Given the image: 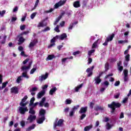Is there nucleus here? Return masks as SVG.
Masks as SVG:
<instances>
[{
	"label": "nucleus",
	"mask_w": 131,
	"mask_h": 131,
	"mask_svg": "<svg viewBox=\"0 0 131 131\" xmlns=\"http://www.w3.org/2000/svg\"><path fill=\"white\" fill-rule=\"evenodd\" d=\"M128 100V98L126 97L125 98L123 101H122V103H123V104H125V103H126V102H127V100Z\"/></svg>",
	"instance_id": "e2e57ef3"
},
{
	"label": "nucleus",
	"mask_w": 131,
	"mask_h": 131,
	"mask_svg": "<svg viewBox=\"0 0 131 131\" xmlns=\"http://www.w3.org/2000/svg\"><path fill=\"white\" fill-rule=\"evenodd\" d=\"M35 126H36L35 124H33L31 126L28 127L26 130L30 131V130H32V129H34V128H35Z\"/></svg>",
	"instance_id": "4be33fe9"
},
{
	"label": "nucleus",
	"mask_w": 131,
	"mask_h": 131,
	"mask_svg": "<svg viewBox=\"0 0 131 131\" xmlns=\"http://www.w3.org/2000/svg\"><path fill=\"white\" fill-rule=\"evenodd\" d=\"M65 14H66V12L64 11H62L57 18L61 20V19H62V18L63 17V15H65Z\"/></svg>",
	"instance_id": "2f4dec72"
},
{
	"label": "nucleus",
	"mask_w": 131,
	"mask_h": 131,
	"mask_svg": "<svg viewBox=\"0 0 131 131\" xmlns=\"http://www.w3.org/2000/svg\"><path fill=\"white\" fill-rule=\"evenodd\" d=\"M29 113L31 114V115H34L35 114V111L33 110V107L30 108Z\"/></svg>",
	"instance_id": "b1692460"
},
{
	"label": "nucleus",
	"mask_w": 131,
	"mask_h": 131,
	"mask_svg": "<svg viewBox=\"0 0 131 131\" xmlns=\"http://www.w3.org/2000/svg\"><path fill=\"white\" fill-rule=\"evenodd\" d=\"M107 106L111 109V113L114 114L116 108H120V107H121V103L113 101L111 104H108Z\"/></svg>",
	"instance_id": "f03ea898"
},
{
	"label": "nucleus",
	"mask_w": 131,
	"mask_h": 131,
	"mask_svg": "<svg viewBox=\"0 0 131 131\" xmlns=\"http://www.w3.org/2000/svg\"><path fill=\"white\" fill-rule=\"evenodd\" d=\"M88 112V106L81 107L79 111L80 114H85Z\"/></svg>",
	"instance_id": "1a4fd4ad"
},
{
	"label": "nucleus",
	"mask_w": 131,
	"mask_h": 131,
	"mask_svg": "<svg viewBox=\"0 0 131 131\" xmlns=\"http://www.w3.org/2000/svg\"><path fill=\"white\" fill-rule=\"evenodd\" d=\"M67 15L68 17H70V16H71L72 15V11H68L67 12Z\"/></svg>",
	"instance_id": "0e129e2a"
},
{
	"label": "nucleus",
	"mask_w": 131,
	"mask_h": 131,
	"mask_svg": "<svg viewBox=\"0 0 131 131\" xmlns=\"http://www.w3.org/2000/svg\"><path fill=\"white\" fill-rule=\"evenodd\" d=\"M119 96H120V93L118 92L116 93V95L114 96V98H115V99H118V98H119Z\"/></svg>",
	"instance_id": "49530a36"
},
{
	"label": "nucleus",
	"mask_w": 131,
	"mask_h": 131,
	"mask_svg": "<svg viewBox=\"0 0 131 131\" xmlns=\"http://www.w3.org/2000/svg\"><path fill=\"white\" fill-rule=\"evenodd\" d=\"M85 117H86V115L85 114H82L80 117V120H83Z\"/></svg>",
	"instance_id": "4c0bfd02"
},
{
	"label": "nucleus",
	"mask_w": 131,
	"mask_h": 131,
	"mask_svg": "<svg viewBox=\"0 0 131 131\" xmlns=\"http://www.w3.org/2000/svg\"><path fill=\"white\" fill-rule=\"evenodd\" d=\"M49 76V74L46 73L45 75H42L41 76L39 77V81H42L43 80H46Z\"/></svg>",
	"instance_id": "6e6552de"
},
{
	"label": "nucleus",
	"mask_w": 131,
	"mask_h": 131,
	"mask_svg": "<svg viewBox=\"0 0 131 131\" xmlns=\"http://www.w3.org/2000/svg\"><path fill=\"white\" fill-rule=\"evenodd\" d=\"M94 110L95 111H99V110H101V111H103V110H104V107L102 106H100L99 105H96V107L94 108Z\"/></svg>",
	"instance_id": "5701e85b"
},
{
	"label": "nucleus",
	"mask_w": 131,
	"mask_h": 131,
	"mask_svg": "<svg viewBox=\"0 0 131 131\" xmlns=\"http://www.w3.org/2000/svg\"><path fill=\"white\" fill-rule=\"evenodd\" d=\"M110 76H113V73H111V74H109L108 75H106L105 76V79H107V78H108V77H110Z\"/></svg>",
	"instance_id": "052dcab7"
},
{
	"label": "nucleus",
	"mask_w": 131,
	"mask_h": 131,
	"mask_svg": "<svg viewBox=\"0 0 131 131\" xmlns=\"http://www.w3.org/2000/svg\"><path fill=\"white\" fill-rule=\"evenodd\" d=\"M83 85V83H81L80 85H79L78 86H77V87L75 88V92H78L79 91L80 89H81V88H82V86Z\"/></svg>",
	"instance_id": "393cba45"
},
{
	"label": "nucleus",
	"mask_w": 131,
	"mask_h": 131,
	"mask_svg": "<svg viewBox=\"0 0 131 131\" xmlns=\"http://www.w3.org/2000/svg\"><path fill=\"white\" fill-rule=\"evenodd\" d=\"M3 40L1 42V45H5L6 43V40L7 39V35H4L3 37Z\"/></svg>",
	"instance_id": "c756f323"
},
{
	"label": "nucleus",
	"mask_w": 131,
	"mask_h": 131,
	"mask_svg": "<svg viewBox=\"0 0 131 131\" xmlns=\"http://www.w3.org/2000/svg\"><path fill=\"white\" fill-rule=\"evenodd\" d=\"M91 128H93V125H90L85 126V128H84V130L89 131L90 130V129H91Z\"/></svg>",
	"instance_id": "bb28decb"
},
{
	"label": "nucleus",
	"mask_w": 131,
	"mask_h": 131,
	"mask_svg": "<svg viewBox=\"0 0 131 131\" xmlns=\"http://www.w3.org/2000/svg\"><path fill=\"white\" fill-rule=\"evenodd\" d=\"M105 72H107L109 70V62H106L104 65Z\"/></svg>",
	"instance_id": "cd10ccee"
},
{
	"label": "nucleus",
	"mask_w": 131,
	"mask_h": 131,
	"mask_svg": "<svg viewBox=\"0 0 131 131\" xmlns=\"http://www.w3.org/2000/svg\"><path fill=\"white\" fill-rule=\"evenodd\" d=\"M28 61H29V58H28L26 60H25L23 62V63L24 64V65H25L28 62Z\"/></svg>",
	"instance_id": "338daca9"
},
{
	"label": "nucleus",
	"mask_w": 131,
	"mask_h": 131,
	"mask_svg": "<svg viewBox=\"0 0 131 131\" xmlns=\"http://www.w3.org/2000/svg\"><path fill=\"white\" fill-rule=\"evenodd\" d=\"M55 31L56 32H60V30L59 29V25H57L54 29Z\"/></svg>",
	"instance_id": "6e6d98bb"
},
{
	"label": "nucleus",
	"mask_w": 131,
	"mask_h": 131,
	"mask_svg": "<svg viewBox=\"0 0 131 131\" xmlns=\"http://www.w3.org/2000/svg\"><path fill=\"white\" fill-rule=\"evenodd\" d=\"M82 8H85V7H86V5L88 4V0H84L83 1V3H82Z\"/></svg>",
	"instance_id": "ea45409f"
},
{
	"label": "nucleus",
	"mask_w": 131,
	"mask_h": 131,
	"mask_svg": "<svg viewBox=\"0 0 131 131\" xmlns=\"http://www.w3.org/2000/svg\"><path fill=\"white\" fill-rule=\"evenodd\" d=\"M88 64L89 65V64H91V63H92V62H93V59H92V58H91V57H89L88 58Z\"/></svg>",
	"instance_id": "13d9d810"
},
{
	"label": "nucleus",
	"mask_w": 131,
	"mask_h": 131,
	"mask_svg": "<svg viewBox=\"0 0 131 131\" xmlns=\"http://www.w3.org/2000/svg\"><path fill=\"white\" fill-rule=\"evenodd\" d=\"M64 122V120L63 119H59L58 121L57 122V121L54 123V128H56L57 126H61L62 124H63V123Z\"/></svg>",
	"instance_id": "0eeeda50"
},
{
	"label": "nucleus",
	"mask_w": 131,
	"mask_h": 131,
	"mask_svg": "<svg viewBox=\"0 0 131 131\" xmlns=\"http://www.w3.org/2000/svg\"><path fill=\"white\" fill-rule=\"evenodd\" d=\"M20 124H21V126L23 127H24V126H25V121H21L20 122Z\"/></svg>",
	"instance_id": "774afa93"
},
{
	"label": "nucleus",
	"mask_w": 131,
	"mask_h": 131,
	"mask_svg": "<svg viewBox=\"0 0 131 131\" xmlns=\"http://www.w3.org/2000/svg\"><path fill=\"white\" fill-rule=\"evenodd\" d=\"M94 106H95V103L94 102H90L89 104V107L91 109L94 108Z\"/></svg>",
	"instance_id": "c03bdc74"
},
{
	"label": "nucleus",
	"mask_w": 131,
	"mask_h": 131,
	"mask_svg": "<svg viewBox=\"0 0 131 131\" xmlns=\"http://www.w3.org/2000/svg\"><path fill=\"white\" fill-rule=\"evenodd\" d=\"M117 67H118V70L120 71V72H122V70H123V67L122 66V62L121 61H119L117 63Z\"/></svg>",
	"instance_id": "9d476101"
},
{
	"label": "nucleus",
	"mask_w": 131,
	"mask_h": 131,
	"mask_svg": "<svg viewBox=\"0 0 131 131\" xmlns=\"http://www.w3.org/2000/svg\"><path fill=\"white\" fill-rule=\"evenodd\" d=\"M78 108H79V105H77L76 106H73L72 110L75 112V111H76V110H78Z\"/></svg>",
	"instance_id": "58836bf2"
},
{
	"label": "nucleus",
	"mask_w": 131,
	"mask_h": 131,
	"mask_svg": "<svg viewBox=\"0 0 131 131\" xmlns=\"http://www.w3.org/2000/svg\"><path fill=\"white\" fill-rule=\"evenodd\" d=\"M60 21V19L58 18V17L56 19V20L54 23V25H57L58 24V23Z\"/></svg>",
	"instance_id": "680f3d73"
},
{
	"label": "nucleus",
	"mask_w": 131,
	"mask_h": 131,
	"mask_svg": "<svg viewBox=\"0 0 131 131\" xmlns=\"http://www.w3.org/2000/svg\"><path fill=\"white\" fill-rule=\"evenodd\" d=\"M17 38L18 39V46H21L23 42H24L26 40L25 38L23 37V36L21 35L20 34H19L17 36Z\"/></svg>",
	"instance_id": "20e7f679"
},
{
	"label": "nucleus",
	"mask_w": 131,
	"mask_h": 131,
	"mask_svg": "<svg viewBox=\"0 0 131 131\" xmlns=\"http://www.w3.org/2000/svg\"><path fill=\"white\" fill-rule=\"evenodd\" d=\"M45 94H46V92L45 91H42L40 92H39L37 94V98L38 99L41 98L43 96H45Z\"/></svg>",
	"instance_id": "4468645a"
},
{
	"label": "nucleus",
	"mask_w": 131,
	"mask_h": 131,
	"mask_svg": "<svg viewBox=\"0 0 131 131\" xmlns=\"http://www.w3.org/2000/svg\"><path fill=\"white\" fill-rule=\"evenodd\" d=\"M74 25V24L72 23L71 25H69L68 29L69 30H71L73 28V26Z\"/></svg>",
	"instance_id": "5fc2aeb1"
},
{
	"label": "nucleus",
	"mask_w": 131,
	"mask_h": 131,
	"mask_svg": "<svg viewBox=\"0 0 131 131\" xmlns=\"http://www.w3.org/2000/svg\"><path fill=\"white\" fill-rule=\"evenodd\" d=\"M28 33H29V31H24V32H22L21 33H20L19 34H20V35L23 36V35H24V34L25 35H26L27 34H28Z\"/></svg>",
	"instance_id": "8fccbe9b"
},
{
	"label": "nucleus",
	"mask_w": 131,
	"mask_h": 131,
	"mask_svg": "<svg viewBox=\"0 0 131 131\" xmlns=\"http://www.w3.org/2000/svg\"><path fill=\"white\" fill-rule=\"evenodd\" d=\"M38 3H39V0H36L34 8L32 9V11H33V10H35V9H36V7L38 6Z\"/></svg>",
	"instance_id": "f704fd0d"
},
{
	"label": "nucleus",
	"mask_w": 131,
	"mask_h": 131,
	"mask_svg": "<svg viewBox=\"0 0 131 131\" xmlns=\"http://www.w3.org/2000/svg\"><path fill=\"white\" fill-rule=\"evenodd\" d=\"M67 38V34H66V33H63L62 34L60 35V36H59V39H60V40H64V39Z\"/></svg>",
	"instance_id": "6ab92c4d"
},
{
	"label": "nucleus",
	"mask_w": 131,
	"mask_h": 131,
	"mask_svg": "<svg viewBox=\"0 0 131 131\" xmlns=\"http://www.w3.org/2000/svg\"><path fill=\"white\" fill-rule=\"evenodd\" d=\"M106 126H107V129H110L112 127L110 123H109L108 122L107 123Z\"/></svg>",
	"instance_id": "69168bd1"
},
{
	"label": "nucleus",
	"mask_w": 131,
	"mask_h": 131,
	"mask_svg": "<svg viewBox=\"0 0 131 131\" xmlns=\"http://www.w3.org/2000/svg\"><path fill=\"white\" fill-rule=\"evenodd\" d=\"M46 110L41 108L39 112V114L40 116H42V117L43 116H45L46 115Z\"/></svg>",
	"instance_id": "dca6fc26"
},
{
	"label": "nucleus",
	"mask_w": 131,
	"mask_h": 131,
	"mask_svg": "<svg viewBox=\"0 0 131 131\" xmlns=\"http://www.w3.org/2000/svg\"><path fill=\"white\" fill-rule=\"evenodd\" d=\"M72 102V101H71V100H69L68 99L66 100V103L67 105H69L71 104Z\"/></svg>",
	"instance_id": "864d4df0"
},
{
	"label": "nucleus",
	"mask_w": 131,
	"mask_h": 131,
	"mask_svg": "<svg viewBox=\"0 0 131 131\" xmlns=\"http://www.w3.org/2000/svg\"><path fill=\"white\" fill-rule=\"evenodd\" d=\"M36 14H37V12H34L31 15V18L34 19V17L35 16H36Z\"/></svg>",
	"instance_id": "09e8293b"
},
{
	"label": "nucleus",
	"mask_w": 131,
	"mask_h": 131,
	"mask_svg": "<svg viewBox=\"0 0 131 131\" xmlns=\"http://www.w3.org/2000/svg\"><path fill=\"white\" fill-rule=\"evenodd\" d=\"M120 84V81H116L114 84L115 86H118Z\"/></svg>",
	"instance_id": "4d7b16f0"
},
{
	"label": "nucleus",
	"mask_w": 131,
	"mask_h": 131,
	"mask_svg": "<svg viewBox=\"0 0 131 131\" xmlns=\"http://www.w3.org/2000/svg\"><path fill=\"white\" fill-rule=\"evenodd\" d=\"M25 28H26V25H23L20 26V29L21 31L25 30Z\"/></svg>",
	"instance_id": "de8ad7c7"
},
{
	"label": "nucleus",
	"mask_w": 131,
	"mask_h": 131,
	"mask_svg": "<svg viewBox=\"0 0 131 131\" xmlns=\"http://www.w3.org/2000/svg\"><path fill=\"white\" fill-rule=\"evenodd\" d=\"M55 58H56V56L54 55H49L46 58V61H49V60H53V59H55Z\"/></svg>",
	"instance_id": "aec40b11"
},
{
	"label": "nucleus",
	"mask_w": 131,
	"mask_h": 131,
	"mask_svg": "<svg viewBox=\"0 0 131 131\" xmlns=\"http://www.w3.org/2000/svg\"><path fill=\"white\" fill-rule=\"evenodd\" d=\"M19 112L21 114V115H23L25 114V113L28 112V108L27 107H23L22 106H19L18 109Z\"/></svg>",
	"instance_id": "39448f33"
},
{
	"label": "nucleus",
	"mask_w": 131,
	"mask_h": 131,
	"mask_svg": "<svg viewBox=\"0 0 131 131\" xmlns=\"http://www.w3.org/2000/svg\"><path fill=\"white\" fill-rule=\"evenodd\" d=\"M8 81L3 83L1 90H3L4 89H5V88L7 86V84H8Z\"/></svg>",
	"instance_id": "72a5a7b5"
},
{
	"label": "nucleus",
	"mask_w": 131,
	"mask_h": 131,
	"mask_svg": "<svg viewBox=\"0 0 131 131\" xmlns=\"http://www.w3.org/2000/svg\"><path fill=\"white\" fill-rule=\"evenodd\" d=\"M123 72L124 76H128V71L127 70H124Z\"/></svg>",
	"instance_id": "3c124183"
},
{
	"label": "nucleus",
	"mask_w": 131,
	"mask_h": 131,
	"mask_svg": "<svg viewBox=\"0 0 131 131\" xmlns=\"http://www.w3.org/2000/svg\"><path fill=\"white\" fill-rule=\"evenodd\" d=\"M115 36V34L112 33V35H110L109 37H106L105 42H104L102 44L103 46H104L105 47H106V46H108V42H109V41H112Z\"/></svg>",
	"instance_id": "7ed1b4c3"
},
{
	"label": "nucleus",
	"mask_w": 131,
	"mask_h": 131,
	"mask_svg": "<svg viewBox=\"0 0 131 131\" xmlns=\"http://www.w3.org/2000/svg\"><path fill=\"white\" fill-rule=\"evenodd\" d=\"M37 91V88L34 87L32 89L31 91H30V92H36Z\"/></svg>",
	"instance_id": "bf43d9fd"
},
{
	"label": "nucleus",
	"mask_w": 131,
	"mask_h": 131,
	"mask_svg": "<svg viewBox=\"0 0 131 131\" xmlns=\"http://www.w3.org/2000/svg\"><path fill=\"white\" fill-rule=\"evenodd\" d=\"M96 52V50L94 49H92L88 52V56L89 57H91L92 56V54L95 53Z\"/></svg>",
	"instance_id": "473e14b6"
},
{
	"label": "nucleus",
	"mask_w": 131,
	"mask_h": 131,
	"mask_svg": "<svg viewBox=\"0 0 131 131\" xmlns=\"http://www.w3.org/2000/svg\"><path fill=\"white\" fill-rule=\"evenodd\" d=\"M35 119H36V116L33 115H29L27 118V120L29 121V123H32Z\"/></svg>",
	"instance_id": "423d86ee"
},
{
	"label": "nucleus",
	"mask_w": 131,
	"mask_h": 131,
	"mask_svg": "<svg viewBox=\"0 0 131 131\" xmlns=\"http://www.w3.org/2000/svg\"><path fill=\"white\" fill-rule=\"evenodd\" d=\"M11 93L13 94H18L19 93V90H18V88L13 87L11 89Z\"/></svg>",
	"instance_id": "2eb2a0df"
},
{
	"label": "nucleus",
	"mask_w": 131,
	"mask_h": 131,
	"mask_svg": "<svg viewBox=\"0 0 131 131\" xmlns=\"http://www.w3.org/2000/svg\"><path fill=\"white\" fill-rule=\"evenodd\" d=\"M73 7H74V8H79V7H80V2L78 1H75L73 3Z\"/></svg>",
	"instance_id": "a211bd4d"
},
{
	"label": "nucleus",
	"mask_w": 131,
	"mask_h": 131,
	"mask_svg": "<svg viewBox=\"0 0 131 131\" xmlns=\"http://www.w3.org/2000/svg\"><path fill=\"white\" fill-rule=\"evenodd\" d=\"M94 68H95V66H93L91 68H89L86 70V72L89 73L90 71H93L94 70Z\"/></svg>",
	"instance_id": "c9c22d12"
},
{
	"label": "nucleus",
	"mask_w": 131,
	"mask_h": 131,
	"mask_svg": "<svg viewBox=\"0 0 131 131\" xmlns=\"http://www.w3.org/2000/svg\"><path fill=\"white\" fill-rule=\"evenodd\" d=\"M58 89H57V88L54 87L53 88H52V89L50 90V92H49V94L53 96V95H54V93L56 92V91H57Z\"/></svg>",
	"instance_id": "412c9836"
},
{
	"label": "nucleus",
	"mask_w": 131,
	"mask_h": 131,
	"mask_svg": "<svg viewBox=\"0 0 131 131\" xmlns=\"http://www.w3.org/2000/svg\"><path fill=\"white\" fill-rule=\"evenodd\" d=\"M28 98V97L27 96V95L25 96L24 97L21 99L20 103L25 102Z\"/></svg>",
	"instance_id": "e433bc0d"
},
{
	"label": "nucleus",
	"mask_w": 131,
	"mask_h": 131,
	"mask_svg": "<svg viewBox=\"0 0 131 131\" xmlns=\"http://www.w3.org/2000/svg\"><path fill=\"white\" fill-rule=\"evenodd\" d=\"M37 42H38L37 40H34L33 41L30 43L29 48H30V49H32V48H33V47H34V46H35Z\"/></svg>",
	"instance_id": "f8f14e48"
},
{
	"label": "nucleus",
	"mask_w": 131,
	"mask_h": 131,
	"mask_svg": "<svg viewBox=\"0 0 131 131\" xmlns=\"http://www.w3.org/2000/svg\"><path fill=\"white\" fill-rule=\"evenodd\" d=\"M45 26V25H43V22L41 21L38 23L37 27H43Z\"/></svg>",
	"instance_id": "37998d69"
},
{
	"label": "nucleus",
	"mask_w": 131,
	"mask_h": 131,
	"mask_svg": "<svg viewBox=\"0 0 131 131\" xmlns=\"http://www.w3.org/2000/svg\"><path fill=\"white\" fill-rule=\"evenodd\" d=\"M34 101H35V98L33 97L30 101L29 106H32L34 103Z\"/></svg>",
	"instance_id": "a878e982"
},
{
	"label": "nucleus",
	"mask_w": 131,
	"mask_h": 131,
	"mask_svg": "<svg viewBox=\"0 0 131 131\" xmlns=\"http://www.w3.org/2000/svg\"><path fill=\"white\" fill-rule=\"evenodd\" d=\"M129 54H127L125 56V59L127 62H128L129 61Z\"/></svg>",
	"instance_id": "603ef678"
},
{
	"label": "nucleus",
	"mask_w": 131,
	"mask_h": 131,
	"mask_svg": "<svg viewBox=\"0 0 131 131\" xmlns=\"http://www.w3.org/2000/svg\"><path fill=\"white\" fill-rule=\"evenodd\" d=\"M46 97H43L41 99V100L40 101V103L39 104V106L40 107H43V105H45V102H46Z\"/></svg>",
	"instance_id": "f3484780"
},
{
	"label": "nucleus",
	"mask_w": 131,
	"mask_h": 131,
	"mask_svg": "<svg viewBox=\"0 0 131 131\" xmlns=\"http://www.w3.org/2000/svg\"><path fill=\"white\" fill-rule=\"evenodd\" d=\"M36 69H37L36 68H34L31 69V70L30 72V74H33L35 71H36Z\"/></svg>",
	"instance_id": "79ce46f5"
},
{
	"label": "nucleus",
	"mask_w": 131,
	"mask_h": 131,
	"mask_svg": "<svg viewBox=\"0 0 131 131\" xmlns=\"http://www.w3.org/2000/svg\"><path fill=\"white\" fill-rule=\"evenodd\" d=\"M31 65H32V61H30L27 67L26 66L21 67V69L22 71H24V72L22 73V75H20L17 77V79L16 80L17 83H20L21 81H22V78L23 77L27 79L29 78V76L27 75V72H28L29 69H30Z\"/></svg>",
	"instance_id": "f257e3e1"
},
{
	"label": "nucleus",
	"mask_w": 131,
	"mask_h": 131,
	"mask_svg": "<svg viewBox=\"0 0 131 131\" xmlns=\"http://www.w3.org/2000/svg\"><path fill=\"white\" fill-rule=\"evenodd\" d=\"M45 120H46V117L43 116L37 120V123H38V124H41V123H42Z\"/></svg>",
	"instance_id": "ddd939ff"
},
{
	"label": "nucleus",
	"mask_w": 131,
	"mask_h": 131,
	"mask_svg": "<svg viewBox=\"0 0 131 131\" xmlns=\"http://www.w3.org/2000/svg\"><path fill=\"white\" fill-rule=\"evenodd\" d=\"M94 81L95 84H100L102 81V79H101V78H99V77L96 76L94 78Z\"/></svg>",
	"instance_id": "9b49d317"
},
{
	"label": "nucleus",
	"mask_w": 131,
	"mask_h": 131,
	"mask_svg": "<svg viewBox=\"0 0 131 131\" xmlns=\"http://www.w3.org/2000/svg\"><path fill=\"white\" fill-rule=\"evenodd\" d=\"M98 40H97L94 42V43L92 45V49H95V48H97L98 46Z\"/></svg>",
	"instance_id": "c85d7f7f"
},
{
	"label": "nucleus",
	"mask_w": 131,
	"mask_h": 131,
	"mask_svg": "<svg viewBox=\"0 0 131 131\" xmlns=\"http://www.w3.org/2000/svg\"><path fill=\"white\" fill-rule=\"evenodd\" d=\"M67 0H60L58 4H59V5L60 6H63V5H65V4H66V2Z\"/></svg>",
	"instance_id": "7c9ffc66"
},
{
	"label": "nucleus",
	"mask_w": 131,
	"mask_h": 131,
	"mask_svg": "<svg viewBox=\"0 0 131 131\" xmlns=\"http://www.w3.org/2000/svg\"><path fill=\"white\" fill-rule=\"evenodd\" d=\"M103 84L104 86H106V88H108L109 86V82L108 81H105L103 82Z\"/></svg>",
	"instance_id": "a18cd8bd"
},
{
	"label": "nucleus",
	"mask_w": 131,
	"mask_h": 131,
	"mask_svg": "<svg viewBox=\"0 0 131 131\" xmlns=\"http://www.w3.org/2000/svg\"><path fill=\"white\" fill-rule=\"evenodd\" d=\"M19 105L20 107H26V105H27V103L20 102Z\"/></svg>",
	"instance_id": "a19ab883"
}]
</instances>
